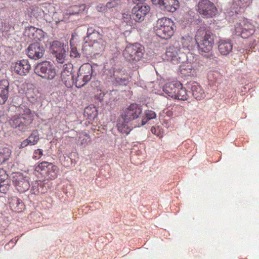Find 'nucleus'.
<instances>
[{"mask_svg": "<svg viewBox=\"0 0 259 259\" xmlns=\"http://www.w3.org/2000/svg\"><path fill=\"white\" fill-rule=\"evenodd\" d=\"M142 113V106L136 103L131 104L125 109L117 120L118 130L128 135L133 127H140Z\"/></svg>", "mask_w": 259, "mask_h": 259, "instance_id": "obj_1", "label": "nucleus"}, {"mask_svg": "<svg viewBox=\"0 0 259 259\" xmlns=\"http://www.w3.org/2000/svg\"><path fill=\"white\" fill-rule=\"evenodd\" d=\"M215 35L204 26L200 27L195 34L196 42L198 50L206 58L213 60L215 58L214 54L211 52L214 44Z\"/></svg>", "mask_w": 259, "mask_h": 259, "instance_id": "obj_2", "label": "nucleus"}, {"mask_svg": "<svg viewBox=\"0 0 259 259\" xmlns=\"http://www.w3.org/2000/svg\"><path fill=\"white\" fill-rule=\"evenodd\" d=\"M175 25L171 19L163 17L158 19L154 27L156 34L159 37L168 39L174 35Z\"/></svg>", "mask_w": 259, "mask_h": 259, "instance_id": "obj_3", "label": "nucleus"}, {"mask_svg": "<svg viewBox=\"0 0 259 259\" xmlns=\"http://www.w3.org/2000/svg\"><path fill=\"white\" fill-rule=\"evenodd\" d=\"M33 119L30 110L27 109L24 114L12 116L9 120V123L12 127L17 128L22 132H25L29 128Z\"/></svg>", "mask_w": 259, "mask_h": 259, "instance_id": "obj_4", "label": "nucleus"}, {"mask_svg": "<svg viewBox=\"0 0 259 259\" xmlns=\"http://www.w3.org/2000/svg\"><path fill=\"white\" fill-rule=\"evenodd\" d=\"M144 53V47L139 43H135L126 47L123 55L127 62L135 64L143 57Z\"/></svg>", "mask_w": 259, "mask_h": 259, "instance_id": "obj_5", "label": "nucleus"}, {"mask_svg": "<svg viewBox=\"0 0 259 259\" xmlns=\"http://www.w3.org/2000/svg\"><path fill=\"white\" fill-rule=\"evenodd\" d=\"M196 10L204 18H212L218 12L214 4L209 0H199Z\"/></svg>", "mask_w": 259, "mask_h": 259, "instance_id": "obj_6", "label": "nucleus"}, {"mask_svg": "<svg viewBox=\"0 0 259 259\" xmlns=\"http://www.w3.org/2000/svg\"><path fill=\"white\" fill-rule=\"evenodd\" d=\"M105 44L103 39H99L98 41H86L83 44L81 50L83 54L87 57L95 56L104 50Z\"/></svg>", "mask_w": 259, "mask_h": 259, "instance_id": "obj_7", "label": "nucleus"}, {"mask_svg": "<svg viewBox=\"0 0 259 259\" xmlns=\"http://www.w3.org/2000/svg\"><path fill=\"white\" fill-rule=\"evenodd\" d=\"M34 70L37 75L47 79H52L56 74L53 65L48 61H43L38 63Z\"/></svg>", "mask_w": 259, "mask_h": 259, "instance_id": "obj_8", "label": "nucleus"}, {"mask_svg": "<svg viewBox=\"0 0 259 259\" xmlns=\"http://www.w3.org/2000/svg\"><path fill=\"white\" fill-rule=\"evenodd\" d=\"M165 57L168 61L174 64L184 63L187 60L186 53L183 52L181 49L177 47H169L167 48Z\"/></svg>", "mask_w": 259, "mask_h": 259, "instance_id": "obj_9", "label": "nucleus"}, {"mask_svg": "<svg viewBox=\"0 0 259 259\" xmlns=\"http://www.w3.org/2000/svg\"><path fill=\"white\" fill-rule=\"evenodd\" d=\"M150 7L145 3H138L132 10L133 19L136 22L143 21L145 16L149 12Z\"/></svg>", "mask_w": 259, "mask_h": 259, "instance_id": "obj_10", "label": "nucleus"}, {"mask_svg": "<svg viewBox=\"0 0 259 259\" xmlns=\"http://www.w3.org/2000/svg\"><path fill=\"white\" fill-rule=\"evenodd\" d=\"M12 182L17 190L20 193L28 190L30 184L28 179L21 173H15L12 176Z\"/></svg>", "mask_w": 259, "mask_h": 259, "instance_id": "obj_11", "label": "nucleus"}, {"mask_svg": "<svg viewBox=\"0 0 259 259\" xmlns=\"http://www.w3.org/2000/svg\"><path fill=\"white\" fill-rule=\"evenodd\" d=\"M45 52L43 45L39 42H35L29 45L27 49V55L32 59L37 60L41 58Z\"/></svg>", "mask_w": 259, "mask_h": 259, "instance_id": "obj_12", "label": "nucleus"}, {"mask_svg": "<svg viewBox=\"0 0 259 259\" xmlns=\"http://www.w3.org/2000/svg\"><path fill=\"white\" fill-rule=\"evenodd\" d=\"M12 68L17 74L25 75L29 72L31 66L27 60H22L14 64Z\"/></svg>", "mask_w": 259, "mask_h": 259, "instance_id": "obj_13", "label": "nucleus"}, {"mask_svg": "<svg viewBox=\"0 0 259 259\" xmlns=\"http://www.w3.org/2000/svg\"><path fill=\"white\" fill-rule=\"evenodd\" d=\"M186 88L190 90L193 96L197 100H200L205 97L203 90L196 82H189L186 84Z\"/></svg>", "mask_w": 259, "mask_h": 259, "instance_id": "obj_14", "label": "nucleus"}, {"mask_svg": "<svg viewBox=\"0 0 259 259\" xmlns=\"http://www.w3.org/2000/svg\"><path fill=\"white\" fill-rule=\"evenodd\" d=\"M73 65L71 64H65L63 66V70L61 72V77L66 85L74 80V75L72 73Z\"/></svg>", "mask_w": 259, "mask_h": 259, "instance_id": "obj_15", "label": "nucleus"}, {"mask_svg": "<svg viewBox=\"0 0 259 259\" xmlns=\"http://www.w3.org/2000/svg\"><path fill=\"white\" fill-rule=\"evenodd\" d=\"M9 82L7 79L0 81V104H4L9 95Z\"/></svg>", "mask_w": 259, "mask_h": 259, "instance_id": "obj_16", "label": "nucleus"}, {"mask_svg": "<svg viewBox=\"0 0 259 259\" xmlns=\"http://www.w3.org/2000/svg\"><path fill=\"white\" fill-rule=\"evenodd\" d=\"M181 87V83L180 82H170L165 83L163 87V91L168 96L175 98L176 95V92L178 89Z\"/></svg>", "mask_w": 259, "mask_h": 259, "instance_id": "obj_17", "label": "nucleus"}, {"mask_svg": "<svg viewBox=\"0 0 259 259\" xmlns=\"http://www.w3.org/2000/svg\"><path fill=\"white\" fill-rule=\"evenodd\" d=\"M180 7L178 0H163L161 10L167 12L173 13Z\"/></svg>", "mask_w": 259, "mask_h": 259, "instance_id": "obj_18", "label": "nucleus"}, {"mask_svg": "<svg viewBox=\"0 0 259 259\" xmlns=\"http://www.w3.org/2000/svg\"><path fill=\"white\" fill-rule=\"evenodd\" d=\"M39 140V134L37 131H33L27 139L21 142L20 145V148H24L29 145H35L37 143Z\"/></svg>", "mask_w": 259, "mask_h": 259, "instance_id": "obj_19", "label": "nucleus"}, {"mask_svg": "<svg viewBox=\"0 0 259 259\" xmlns=\"http://www.w3.org/2000/svg\"><path fill=\"white\" fill-rule=\"evenodd\" d=\"M78 71L80 75L85 77L86 80L90 81L91 80L93 72V68L91 64L89 63L83 64L79 67Z\"/></svg>", "mask_w": 259, "mask_h": 259, "instance_id": "obj_20", "label": "nucleus"}, {"mask_svg": "<svg viewBox=\"0 0 259 259\" xmlns=\"http://www.w3.org/2000/svg\"><path fill=\"white\" fill-rule=\"evenodd\" d=\"M69 14L68 12L63 13L62 12H54L52 15V19L55 22L56 25L60 22H67L69 20Z\"/></svg>", "mask_w": 259, "mask_h": 259, "instance_id": "obj_21", "label": "nucleus"}, {"mask_svg": "<svg viewBox=\"0 0 259 259\" xmlns=\"http://www.w3.org/2000/svg\"><path fill=\"white\" fill-rule=\"evenodd\" d=\"M218 49L223 55H228L232 50V44L229 41L221 40L218 45Z\"/></svg>", "mask_w": 259, "mask_h": 259, "instance_id": "obj_22", "label": "nucleus"}, {"mask_svg": "<svg viewBox=\"0 0 259 259\" xmlns=\"http://www.w3.org/2000/svg\"><path fill=\"white\" fill-rule=\"evenodd\" d=\"M46 166V174H48V178L51 179H54L57 177L58 172L57 167L51 163L47 162Z\"/></svg>", "mask_w": 259, "mask_h": 259, "instance_id": "obj_23", "label": "nucleus"}, {"mask_svg": "<svg viewBox=\"0 0 259 259\" xmlns=\"http://www.w3.org/2000/svg\"><path fill=\"white\" fill-rule=\"evenodd\" d=\"M10 206L17 211H20L23 206L22 201L17 197H12L9 201Z\"/></svg>", "mask_w": 259, "mask_h": 259, "instance_id": "obj_24", "label": "nucleus"}, {"mask_svg": "<svg viewBox=\"0 0 259 259\" xmlns=\"http://www.w3.org/2000/svg\"><path fill=\"white\" fill-rule=\"evenodd\" d=\"M156 114L153 111L147 110L144 112V114H142L141 122V126L144 125L146 123L152 119L156 117Z\"/></svg>", "mask_w": 259, "mask_h": 259, "instance_id": "obj_25", "label": "nucleus"}, {"mask_svg": "<svg viewBox=\"0 0 259 259\" xmlns=\"http://www.w3.org/2000/svg\"><path fill=\"white\" fill-rule=\"evenodd\" d=\"M180 70L181 73L185 76L193 75L195 73V70L192 68V65L190 63L181 65Z\"/></svg>", "mask_w": 259, "mask_h": 259, "instance_id": "obj_26", "label": "nucleus"}, {"mask_svg": "<svg viewBox=\"0 0 259 259\" xmlns=\"http://www.w3.org/2000/svg\"><path fill=\"white\" fill-rule=\"evenodd\" d=\"M196 43L195 37V40H193L192 37L189 36L183 38L182 45L183 48L187 49L188 50H192Z\"/></svg>", "mask_w": 259, "mask_h": 259, "instance_id": "obj_27", "label": "nucleus"}, {"mask_svg": "<svg viewBox=\"0 0 259 259\" xmlns=\"http://www.w3.org/2000/svg\"><path fill=\"white\" fill-rule=\"evenodd\" d=\"M89 80H86L85 77L80 75L79 72H77V75L76 77L74 76V80L72 82L74 83L75 87L79 88L83 87L88 82Z\"/></svg>", "mask_w": 259, "mask_h": 259, "instance_id": "obj_28", "label": "nucleus"}, {"mask_svg": "<svg viewBox=\"0 0 259 259\" xmlns=\"http://www.w3.org/2000/svg\"><path fill=\"white\" fill-rule=\"evenodd\" d=\"M178 89V91L176 92V97H175V99L185 101L187 99L188 97L187 91L186 89L183 87L182 84H181V87Z\"/></svg>", "mask_w": 259, "mask_h": 259, "instance_id": "obj_29", "label": "nucleus"}, {"mask_svg": "<svg viewBox=\"0 0 259 259\" xmlns=\"http://www.w3.org/2000/svg\"><path fill=\"white\" fill-rule=\"evenodd\" d=\"M254 31V26L247 20L244 19V33H246V37L252 34Z\"/></svg>", "mask_w": 259, "mask_h": 259, "instance_id": "obj_30", "label": "nucleus"}, {"mask_svg": "<svg viewBox=\"0 0 259 259\" xmlns=\"http://www.w3.org/2000/svg\"><path fill=\"white\" fill-rule=\"evenodd\" d=\"M51 50L52 54L57 53L59 51H63L65 50L62 44L57 40L53 41L51 45Z\"/></svg>", "mask_w": 259, "mask_h": 259, "instance_id": "obj_31", "label": "nucleus"}, {"mask_svg": "<svg viewBox=\"0 0 259 259\" xmlns=\"http://www.w3.org/2000/svg\"><path fill=\"white\" fill-rule=\"evenodd\" d=\"M85 6L84 5L73 6L69 10L68 14L70 16L78 14L84 11Z\"/></svg>", "mask_w": 259, "mask_h": 259, "instance_id": "obj_32", "label": "nucleus"}, {"mask_svg": "<svg viewBox=\"0 0 259 259\" xmlns=\"http://www.w3.org/2000/svg\"><path fill=\"white\" fill-rule=\"evenodd\" d=\"M10 150L7 148H0V162H3L7 160L10 156Z\"/></svg>", "mask_w": 259, "mask_h": 259, "instance_id": "obj_33", "label": "nucleus"}, {"mask_svg": "<svg viewBox=\"0 0 259 259\" xmlns=\"http://www.w3.org/2000/svg\"><path fill=\"white\" fill-rule=\"evenodd\" d=\"M31 15L35 18L41 16L44 13V11L40 7L33 6L30 7Z\"/></svg>", "mask_w": 259, "mask_h": 259, "instance_id": "obj_34", "label": "nucleus"}, {"mask_svg": "<svg viewBox=\"0 0 259 259\" xmlns=\"http://www.w3.org/2000/svg\"><path fill=\"white\" fill-rule=\"evenodd\" d=\"M84 113L89 118H94L97 115V110L95 107H87L84 109Z\"/></svg>", "mask_w": 259, "mask_h": 259, "instance_id": "obj_35", "label": "nucleus"}, {"mask_svg": "<svg viewBox=\"0 0 259 259\" xmlns=\"http://www.w3.org/2000/svg\"><path fill=\"white\" fill-rule=\"evenodd\" d=\"M53 55L56 58L58 63H63L66 57V51L64 50L63 51H59L57 53L53 54Z\"/></svg>", "mask_w": 259, "mask_h": 259, "instance_id": "obj_36", "label": "nucleus"}, {"mask_svg": "<svg viewBox=\"0 0 259 259\" xmlns=\"http://www.w3.org/2000/svg\"><path fill=\"white\" fill-rule=\"evenodd\" d=\"M102 37L103 35L99 32H97L90 35L88 38L91 41H98L99 39H103Z\"/></svg>", "mask_w": 259, "mask_h": 259, "instance_id": "obj_37", "label": "nucleus"}, {"mask_svg": "<svg viewBox=\"0 0 259 259\" xmlns=\"http://www.w3.org/2000/svg\"><path fill=\"white\" fill-rule=\"evenodd\" d=\"M119 4L118 0H113L108 2L104 7V10H108L117 7Z\"/></svg>", "mask_w": 259, "mask_h": 259, "instance_id": "obj_38", "label": "nucleus"}, {"mask_svg": "<svg viewBox=\"0 0 259 259\" xmlns=\"http://www.w3.org/2000/svg\"><path fill=\"white\" fill-rule=\"evenodd\" d=\"M37 30L34 27L30 26L27 27L25 29V35L28 36L29 37H31L34 34V33L36 32Z\"/></svg>", "mask_w": 259, "mask_h": 259, "instance_id": "obj_39", "label": "nucleus"}, {"mask_svg": "<svg viewBox=\"0 0 259 259\" xmlns=\"http://www.w3.org/2000/svg\"><path fill=\"white\" fill-rule=\"evenodd\" d=\"M115 83L117 85H126L127 82V80L125 78H121L119 77H114Z\"/></svg>", "mask_w": 259, "mask_h": 259, "instance_id": "obj_40", "label": "nucleus"}, {"mask_svg": "<svg viewBox=\"0 0 259 259\" xmlns=\"http://www.w3.org/2000/svg\"><path fill=\"white\" fill-rule=\"evenodd\" d=\"M47 165V162H42L36 166L35 170L38 172L41 173L42 171H46V166Z\"/></svg>", "mask_w": 259, "mask_h": 259, "instance_id": "obj_41", "label": "nucleus"}, {"mask_svg": "<svg viewBox=\"0 0 259 259\" xmlns=\"http://www.w3.org/2000/svg\"><path fill=\"white\" fill-rule=\"evenodd\" d=\"M235 34L237 36H241L243 33V26L241 23H237L235 27Z\"/></svg>", "mask_w": 259, "mask_h": 259, "instance_id": "obj_42", "label": "nucleus"}, {"mask_svg": "<svg viewBox=\"0 0 259 259\" xmlns=\"http://www.w3.org/2000/svg\"><path fill=\"white\" fill-rule=\"evenodd\" d=\"M8 175L6 174V171L3 170L1 169L0 170V183H2V182H5V179L8 178Z\"/></svg>", "mask_w": 259, "mask_h": 259, "instance_id": "obj_43", "label": "nucleus"}, {"mask_svg": "<svg viewBox=\"0 0 259 259\" xmlns=\"http://www.w3.org/2000/svg\"><path fill=\"white\" fill-rule=\"evenodd\" d=\"M122 18L124 21L126 23H128L131 19H133L132 14H128L126 13H123L122 14Z\"/></svg>", "mask_w": 259, "mask_h": 259, "instance_id": "obj_44", "label": "nucleus"}, {"mask_svg": "<svg viewBox=\"0 0 259 259\" xmlns=\"http://www.w3.org/2000/svg\"><path fill=\"white\" fill-rule=\"evenodd\" d=\"M70 56L74 58L80 57V54L76 49H72L70 52Z\"/></svg>", "mask_w": 259, "mask_h": 259, "instance_id": "obj_45", "label": "nucleus"}, {"mask_svg": "<svg viewBox=\"0 0 259 259\" xmlns=\"http://www.w3.org/2000/svg\"><path fill=\"white\" fill-rule=\"evenodd\" d=\"M98 32V31H97L96 30H95V29H94L93 27L88 28V30H87V37L89 38L90 36V35L94 34L95 32Z\"/></svg>", "mask_w": 259, "mask_h": 259, "instance_id": "obj_46", "label": "nucleus"}, {"mask_svg": "<svg viewBox=\"0 0 259 259\" xmlns=\"http://www.w3.org/2000/svg\"><path fill=\"white\" fill-rule=\"evenodd\" d=\"M8 184H7V185ZM6 184H0V192L3 193H6L8 190V186H5Z\"/></svg>", "mask_w": 259, "mask_h": 259, "instance_id": "obj_47", "label": "nucleus"}, {"mask_svg": "<svg viewBox=\"0 0 259 259\" xmlns=\"http://www.w3.org/2000/svg\"><path fill=\"white\" fill-rule=\"evenodd\" d=\"M162 1L163 0H151L153 4L157 6L160 9H161Z\"/></svg>", "mask_w": 259, "mask_h": 259, "instance_id": "obj_48", "label": "nucleus"}, {"mask_svg": "<svg viewBox=\"0 0 259 259\" xmlns=\"http://www.w3.org/2000/svg\"><path fill=\"white\" fill-rule=\"evenodd\" d=\"M80 145L83 147H85L88 145V140L85 138H82V137L80 138Z\"/></svg>", "mask_w": 259, "mask_h": 259, "instance_id": "obj_49", "label": "nucleus"}, {"mask_svg": "<svg viewBox=\"0 0 259 259\" xmlns=\"http://www.w3.org/2000/svg\"><path fill=\"white\" fill-rule=\"evenodd\" d=\"M151 131L152 133L154 134L155 135H156L157 136H159L158 132V131H159L158 128H156V127L153 126L151 127Z\"/></svg>", "mask_w": 259, "mask_h": 259, "instance_id": "obj_50", "label": "nucleus"}, {"mask_svg": "<svg viewBox=\"0 0 259 259\" xmlns=\"http://www.w3.org/2000/svg\"><path fill=\"white\" fill-rule=\"evenodd\" d=\"M252 0H244V7L248 6L251 3Z\"/></svg>", "mask_w": 259, "mask_h": 259, "instance_id": "obj_51", "label": "nucleus"}, {"mask_svg": "<svg viewBox=\"0 0 259 259\" xmlns=\"http://www.w3.org/2000/svg\"><path fill=\"white\" fill-rule=\"evenodd\" d=\"M39 183L38 182L36 181L34 183L32 184V188L34 189L37 188Z\"/></svg>", "mask_w": 259, "mask_h": 259, "instance_id": "obj_52", "label": "nucleus"}, {"mask_svg": "<svg viewBox=\"0 0 259 259\" xmlns=\"http://www.w3.org/2000/svg\"><path fill=\"white\" fill-rule=\"evenodd\" d=\"M35 153H36V154H37V153H39V154L40 155V156H41V155H42V151H41L40 149H37V150H35Z\"/></svg>", "mask_w": 259, "mask_h": 259, "instance_id": "obj_53", "label": "nucleus"}, {"mask_svg": "<svg viewBox=\"0 0 259 259\" xmlns=\"http://www.w3.org/2000/svg\"><path fill=\"white\" fill-rule=\"evenodd\" d=\"M254 46L253 44H252V45L250 47V48H254Z\"/></svg>", "mask_w": 259, "mask_h": 259, "instance_id": "obj_54", "label": "nucleus"}]
</instances>
